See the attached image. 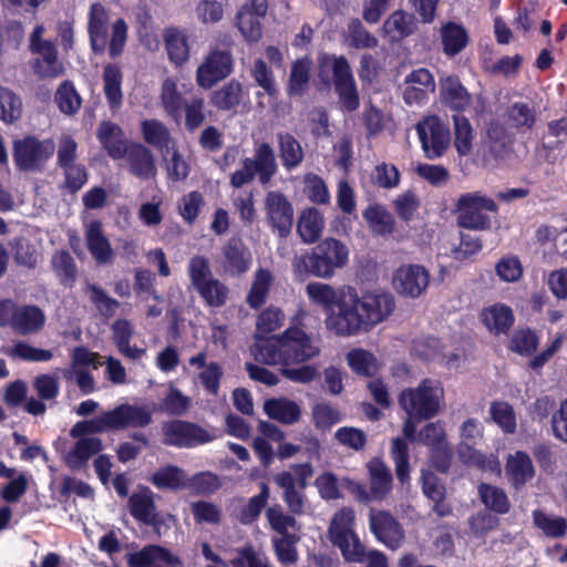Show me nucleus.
Instances as JSON below:
<instances>
[{"label":"nucleus","mask_w":567,"mask_h":567,"mask_svg":"<svg viewBox=\"0 0 567 567\" xmlns=\"http://www.w3.org/2000/svg\"><path fill=\"white\" fill-rule=\"evenodd\" d=\"M435 91V80L432 73L424 68L413 70L403 82L402 97L410 106H420L426 103L429 95Z\"/></svg>","instance_id":"18"},{"label":"nucleus","mask_w":567,"mask_h":567,"mask_svg":"<svg viewBox=\"0 0 567 567\" xmlns=\"http://www.w3.org/2000/svg\"><path fill=\"white\" fill-rule=\"evenodd\" d=\"M292 515L286 513L280 505H274L266 509V518L270 528L280 536H288L290 530H297V520Z\"/></svg>","instance_id":"49"},{"label":"nucleus","mask_w":567,"mask_h":567,"mask_svg":"<svg viewBox=\"0 0 567 567\" xmlns=\"http://www.w3.org/2000/svg\"><path fill=\"white\" fill-rule=\"evenodd\" d=\"M45 322L44 312L37 306H19L12 330L27 336L39 332Z\"/></svg>","instance_id":"32"},{"label":"nucleus","mask_w":567,"mask_h":567,"mask_svg":"<svg viewBox=\"0 0 567 567\" xmlns=\"http://www.w3.org/2000/svg\"><path fill=\"white\" fill-rule=\"evenodd\" d=\"M430 285V272L422 265L406 264L393 271L392 287L404 298L415 299L425 292Z\"/></svg>","instance_id":"15"},{"label":"nucleus","mask_w":567,"mask_h":567,"mask_svg":"<svg viewBox=\"0 0 567 567\" xmlns=\"http://www.w3.org/2000/svg\"><path fill=\"white\" fill-rule=\"evenodd\" d=\"M104 93L112 109L122 104V74L116 65L107 64L103 70Z\"/></svg>","instance_id":"45"},{"label":"nucleus","mask_w":567,"mask_h":567,"mask_svg":"<svg viewBox=\"0 0 567 567\" xmlns=\"http://www.w3.org/2000/svg\"><path fill=\"white\" fill-rule=\"evenodd\" d=\"M264 411L270 419L286 425L299 422L302 414L301 406L286 396L266 400Z\"/></svg>","instance_id":"29"},{"label":"nucleus","mask_w":567,"mask_h":567,"mask_svg":"<svg viewBox=\"0 0 567 567\" xmlns=\"http://www.w3.org/2000/svg\"><path fill=\"white\" fill-rule=\"evenodd\" d=\"M111 330L114 343L123 355L135 360L145 353V350L143 349L130 346V340L134 334V327L131 321L126 319H117L113 322Z\"/></svg>","instance_id":"34"},{"label":"nucleus","mask_w":567,"mask_h":567,"mask_svg":"<svg viewBox=\"0 0 567 567\" xmlns=\"http://www.w3.org/2000/svg\"><path fill=\"white\" fill-rule=\"evenodd\" d=\"M82 434L78 436L74 449L69 453L66 461L73 468L81 467L86 461L102 449V442L94 436Z\"/></svg>","instance_id":"39"},{"label":"nucleus","mask_w":567,"mask_h":567,"mask_svg":"<svg viewBox=\"0 0 567 567\" xmlns=\"http://www.w3.org/2000/svg\"><path fill=\"white\" fill-rule=\"evenodd\" d=\"M35 56L31 60V69L39 79H56L63 75L65 68L58 56V50L54 43L42 47V49L32 52Z\"/></svg>","instance_id":"20"},{"label":"nucleus","mask_w":567,"mask_h":567,"mask_svg":"<svg viewBox=\"0 0 567 567\" xmlns=\"http://www.w3.org/2000/svg\"><path fill=\"white\" fill-rule=\"evenodd\" d=\"M51 265L63 285H71L75 279L76 268L73 258L65 250L55 251Z\"/></svg>","instance_id":"63"},{"label":"nucleus","mask_w":567,"mask_h":567,"mask_svg":"<svg viewBox=\"0 0 567 567\" xmlns=\"http://www.w3.org/2000/svg\"><path fill=\"white\" fill-rule=\"evenodd\" d=\"M443 402V385L434 379H424L419 385L404 389L399 396V404L405 413L420 420L434 417Z\"/></svg>","instance_id":"7"},{"label":"nucleus","mask_w":567,"mask_h":567,"mask_svg":"<svg viewBox=\"0 0 567 567\" xmlns=\"http://www.w3.org/2000/svg\"><path fill=\"white\" fill-rule=\"evenodd\" d=\"M408 443L400 437L392 441L391 456L395 466V474L400 483L405 484L410 480Z\"/></svg>","instance_id":"55"},{"label":"nucleus","mask_w":567,"mask_h":567,"mask_svg":"<svg viewBox=\"0 0 567 567\" xmlns=\"http://www.w3.org/2000/svg\"><path fill=\"white\" fill-rule=\"evenodd\" d=\"M369 475V495L372 501L385 499L392 491V473L380 458H372L367 464Z\"/></svg>","instance_id":"23"},{"label":"nucleus","mask_w":567,"mask_h":567,"mask_svg":"<svg viewBox=\"0 0 567 567\" xmlns=\"http://www.w3.org/2000/svg\"><path fill=\"white\" fill-rule=\"evenodd\" d=\"M110 13L101 3H92L87 12V33L92 50L96 53L103 52L106 47L111 58L122 54L127 40L128 27L118 18L111 23V35L109 38Z\"/></svg>","instance_id":"5"},{"label":"nucleus","mask_w":567,"mask_h":567,"mask_svg":"<svg viewBox=\"0 0 567 567\" xmlns=\"http://www.w3.org/2000/svg\"><path fill=\"white\" fill-rule=\"evenodd\" d=\"M505 474L515 489L522 488L535 476V467L529 455L522 451L509 454L506 458Z\"/></svg>","instance_id":"25"},{"label":"nucleus","mask_w":567,"mask_h":567,"mask_svg":"<svg viewBox=\"0 0 567 567\" xmlns=\"http://www.w3.org/2000/svg\"><path fill=\"white\" fill-rule=\"evenodd\" d=\"M1 352L12 359L31 362H48L53 358L52 351L34 348L24 341H18L13 346L3 347Z\"/></svg>","instance_id":"41"},{"label":"nucleus","mask_w":567,"mask_h":567,"mask_svg":"<svg viewBox=\"0 0 567 567\" xmlns=\"http://www.w3.org/2000/svg\"><path fill=\"white\" fill-rule=\"evenodd\" d=\"M533 520L535 526L548 537L560 538L567 533V520L564 517L534 511Z\"/></svg>","instance_id":"48"},{"label":"nucleus","mask_w":567,"mask_h":567,"mask_svg":"<svg viewBox=\"0 0 567 567\" xmlns=\"http://www.w3.org/2000/svg\"><path fill=\"white\" fill-rule=\"evenodd\" d=\"M363 217L374 233L383 235L392 231V216L383 207L369 206L363 213Z\"/></svg>","instance_id":"62"},{"label":"nucleus","mask_w":567,"mask_h":567,"mask_svg":"<svg viewBox=\"0 0 567 567\" xmlns=\"http://www.w3.org/2000/svg\"><path fill=\"white\" fill-rule=\"evenodd\" d=\"M187 274L194 289L214 278L208 258L202 255L189 258Z\"/></svg>","instance_id":"60"},{"label":"nucleus","mask_w":567,"mask_h":567,"mask_svg":"<svg viewBox=\"0 0 567 567\" xmlns=\"http://www.w3.org/2000/svg\"><path fill=\"white\" fill-rule=\"evenodd\" d=\"M440 92L442 102L453 110L464 111L471 105V94L457 76H442L440 79Z\"/></svg>","instance_id":"28"},{"label":"nucleus","mask_w":567,"mask_h":567,"mask_svg":"<svg viewBox=\"0 0 567 567\" xmlns=\"http://www.w3.org/2000/svg\"><path fill=\"white\" fill-rule=\"evenodd\" d=\"M163 443L179 449H189L213 441L216 436L208 430L183 420L162 424Z\"/></svg>","instance_id":"13"},{"label":"nucleus","mask_w":567,"mask_h":567,"mask_svg":"<svg viewBox=\"0 0 567 567\" xmlns=\"http://www.w3.org/2000/svg\"><path fill=\"white\" fill-rule=\"evenodd\" d=\"M179 559L172 553L159 546H147L138 553L128 556L130 567H162L178 566Z\"/></svg>","instance_id":"30"},{"label":"nucleus","mask_w":567,"mask_h":567,"mask_svg":"<svg viewBox=\"0 0 567 567\" xmlns=\"http://www.w3.org/2000/svg\"><path fill=\"white\" fill-rule=\"evenodd\" d=\"M233 69L231 54L225 50H214L197 68L196 81L203 89H210L217 82L228 76Z\"/></svg>","instance_id":"17"},{"label":"nucleus","mask_w":567,"mask_h":567,"mask_svg":"<svg viewBox=\"0 0 567 567\" xmlns=\"http://www.w3.org/2000/svg\"><path fill=\"white\" fill-rule=\"evenodd\" d=\"M32 386L41 400H55L60 393V378L58 373H42L32 381Z\"/></svg>","instance_id":"64"},{"label":"nucleus","mask_w":567,"mask_h":567,"mask_svg":"<svg viewBox=\"0 0 567 567\" xmlns=\"http://www.w3.org/2000/svg\"><path fill=\"white\" fill-rule=\"evenodd\" d=\"M131 514L146 524L156 520V507L153 493L148 488H141L130 497Z\"/></svg>","instance_id":"38"},{"label":"nucleus","mask_w":567,"mask_h":567,"mask_svg":"<svg viewBox=\"0 0 567 567\" xmlns=\"http://www.w3.org/2000/svg\"><path fill=\"white\" fill-rule=\"evenodd\" d=\"M383 29L391 40H401L416 30V20L412 14L395 11L384 21Z\"/></svg>","instance_id":"40"},{"label":"nucleus","mask_w":567,"mask_h":567,"mask_svg":"<svg viewBox=\"0 0 567 567\" xmlns=\"http://www.w3.org/2000/svg\"><path fill=\"white\" fill-rule=\"evenodd\" d=\"M224 269L230 275H239L248 270L251 256L248 249L238 240H231L224 249Z\"/></svg>","instance_id":"36"},{"label":"nucleus","mask_w":567,"mask_h":567,"mask_svg":"<svg viewBox=\"0 0 567 567\" xmlns=\"http://www.w3.org/2000/svg\"><path fill=\"white\" fill-rule=\"evenodd\" d=\"M264 206L272 231L279 237H287L293 225V207L287 196L279 190H270L265 196Z\"/></svg>","instance_id":"16"},{"label":"nucleus","mask_w":567,"mask_h":567,"mask_svg":"<svg viewBox=\"0 0 567 567\" xmlns=\"http://www.w3.org/2000/svg\"><path fill=\"white\" fill-rule=\"evenodd\" d=\"M85 240L87 249L97 264L112 262L114 252L100 221L92 220L85 225Z\"/></svg>","instance_id":"26"},{"label":"nucleus","mask_w":567,"mask_h":567,"mask_svg":"<svg viewBox=\"0 0 567 567\" xmlns=\"http://www.w3.org/2000/svg\"><path fill=\"white\" fill-rule=\"evenodd\" d=\"M277 172L274 147L267 142L256 141L252 155L240 161L239 167L231 173L229 183L235 188H241L257 177L261 185H268Z\"/></svg>","instance_id":"6"},{"label":"nucleus","mask_w":567,"mask_h":567,"mask_svg":"<svg viewBox=\"0 0 567 567\" xmlns=\"http://www.w3.org/2000/svg\"><path fill=\"white\" fill-rule=\"evenodd\" d=\"M303 192L308 199L318 205L330 203V193L324 181L313 173L303 176Z\"/></svg>","instance_id":"58"},{"label":"nucleus","mask_w":567,"mask_h":567,"mask_svg":"<svg viewBox=\"0 0 567 567\" xmlns=\"http://www.w3.org/2000/svg\"><path fill=\"white\" fill-rule=\"evenodd\" d=\"M59 110L65 115L75 114L82 104V99L71 81L62 82L54 96Z\"/></svg>","instance_id":"46"},{"label":"nucleus","mask_w":567,"mask_h":567,"mask_svg":"<svg viewBox=\"0 0 567 567\" xmlns=\"http://www.w3.org/2000/svg\"><path fill=\"white\" fill-rule=\"evenodd\" d=\"M443 51L447 55L461 52L467 43L465 29L454 22H449L441 29Z\"/></svg>","instance_id":"42"},{"label":"nucleus","mask_w":567,"mask_h":567,"mask_svg":"<svg viewBox=\"0 0 567 567\" xmlns=\"http://www.w3.org/2000/svg\"><path fill=\"white\" fill-rule=\"evenodd\" d=\"M424 154L430 159L441 157L451 144L449 125L436 115L425 116L415 126Z\"/></svg>","instance_id":"12"},{"label":"nucleus","mask_w":567,"mask_h":567,"mask_svg":"<svg viewBox=\"0 0 567 567\" xmlns=\"http://www.w3.org/2000/svg\"><path fill=\"white\" fill-rule=\"evenodd\" d=\"M21 100L9 89L0 86V120L13 123L21 116Z\"/></svg>","instance_id":"61"},{"label":"nucleus","mask_w":567,"mask_h":567,"mask_svg":"<svg viewBox=\"0 0 567 567\" xmlns=\"http://www.w3.org/2000/svg\"><path fill=\"white\" fill-rule=\"evenodd\" d=\"M195 290L209 307H221L228 298V288L215 277Z\"/></svg>","instance_id":"53"},{"label":"nucleus","mask_w":567,"mask_h":567,"mask_svg":"<svg viewBox=\"0 0 567 567\" xmlns=\"http://www.w3.org/2000/svg\"><path fill=\"white\" fill-rule=\"evenodd\" d=\"M332 72L336 91L343 106L349 111L359 107V95L350 64L343 56L324 55L320 59L319 75L328 81V73Z\"/></svg>","instance_id":"10"},{"label":"nucleus","mask_w":567,"mask_h":567,"mask_svg":"<svg viewBox=\"0 0 567 567\" xmlns=\"http://www.w3.org/2000/svg\"><path fill=\"white\" fill-rule=\"evenodd\" d=\"M275 484L282 489V499L293 515H303L308 508L305 488L297 487L295 476L290 472H280L274 476Z\"/></svg>","instance_id":"21"},{"label":"nucleus","mask_w":567,"mask_h":567,"mask_svg":"<svg viewBox=\"0 0 567 567\" xmlns=\"http://www.w3.org/2000/svg\"><path fill=\"white\" fill-rule=\"evenodd\" d=\"M370 529L375 537L391 549L400 546L403 532L393 516L385 511L372 509L369 515Z\"/></svg>","instance_id":"19"},{"label":"nucleus","mask_w":567,"mask_h":567,"mask_svg":"<svg viewBox=\"0 0 567 567\" xmlns=\"http://www.w3.org/2000/svg\"><path fill=\"white\" fill-rule=\"evenodd\" d=\"M55 144L52 140L25 136L13 144V159L22 171H38L52 157Z\"/></svg>","instance_id":"14"},{"label":"nucleus","mask_w":567,"mask_h":567,"mask_svg":"<svg viewBox=\"0 0 567 567\" xmlns=\"http://www.w3.org/2000/svg\"><path fill=\"white\" fill-rule=\"evenodd\" d=\"M355 514L350 507H342L332 516L328 534L342 557L350 563H363L365 547L354 532Z\"/></svg>","instance_id":"8"},{"label":"nucleus","mask_w":567,"mask_h":567,"mask_svg":"<svg viewBox=\"0 0 567 567\" xmlns=\"http://www.w3.org/2000/svg\"><path fill=\"white\" fill-rule=\"evenodd\" d=\"M152 422V412L147 406L137 404H121L104 411L94 419L76 422L71 431L72 437L82 434H96L117 431L126 427H144Z\"/></svg>","instance_id":"4"},{"label":"nucleus","mask_w":567,"mask_h":567,"mask_svg":"<svg viewBox=\"0 0 567 567\" xmlns=\"http://www.w3.org/2000/svg\"><path fill=\"white\" fill-rule=\"evenodd\" d=\"M97 353L83 347L75 348L71 353V364L68 369L61 370L64 379L74 381L82 392L87 395L97 390L92 370L102 365Z\"/></svg>","instance_id":"11"},{"label":"nucleus","mask_w":567,"mask_h":567,"mask_svg":"<svg viewBox=\"0 0 567 567\" xmlns=\"http://www.w3.org/2000/svg\"><path fill=\"white\" fill-rule=\"evenodd\" d=\"M478 495L482 503L491 511L498 514H506L509 511L511 503L503 488L482 483L478 486Z\"/></svg>","instance_id":"43"},{"label":"nucleus","mask_w":567,"mask_h":567,"mask_svg":"<svg viewBox=\"0 0 567 567\" xmlns=\"http://www.w3.org/2000/svg\"><path fill=\"white\" fill-rule=\"evenodd\" d=\"M326 226L323 213L316 207L303 208L297 218L296 231L306 245L319 240Z\"/></svg>","instance_id":"22"},{"label":"nucleus","mask_w":567,"mask_h":567,"mask_svg":"<svg viewBox=\"0 0 567 567\" xmlns=\"http://www.w3.org/2000/svg\"><path fill=\"white\" fill-rule=\"evenodd\" d=\"M271 284L272 276L270 271L259 269L255 274V278L247 296V303L255 309L261 307L266 302Z\"/></svg>","instance_id":"47"},{"label":"nucleus","mask_w":567,"mask_h":567,"mask_svg":"<svg viewBox=\"0 0 567 567\" xmlns=\"http://www.w3.org/2000/svg\"><path fill=\"white\" fill-rule=\"evenodd\" d=\"M454 145L461 156H466L472 151L473 128L470 121L462 115H454Z\"/></svg>","instance_id":"57"},{"label":"nucleus","mask_w":567,"mask_h":567,"mask_svg":"<svg viewBox=\"0 0 567 567\" xmlns=\"http://www.w3.org/2000/svg\"><path fill=\"white\" fill-rule=\"evenodd\" d=\"M306 293L312 303L328 311L324 320L327 329L341 337L371 330L388 319L395 308L393 296L383 290L359 296L351 286L336 288L312 281L306 286Z\"/></svg>","instance_id":"1"},{"label":"nucleus","mask_w":567,"mask_h":567,"mask_svg":"<svg viewBox=\"0 0 567 567\" xmlns=\"http://www.w3.org/2000/svg\"><path fill=\"white\" fill-rule=\"evenodd\" d=\"M347 362L351 370L361 375H372L379 370L375 357L363 349H354L348 352Z\"/></svg>","instance_id":"51"},{"label":"nucleus","mask_w":567,"mask_h":567,"mask_svg":"<svg viewBox=\"0 0 567 567\" xmlns=\"http://www.w3.org/2000/svg\"><path fill=\"white\" fill-rule=\"evenodd\" d=\"M348 246L332 237L321 240L309 252L297 255L292 259V270L303 278L315 276L321 279L332 278L349 261Z\"/></svg>","instance_id":"3"},{"label":"nucleus","mask_w":567,"mask_h":567,"mask_svg":"<svg viewBox=\"0 0 567 567\" xmlns=\"http://www.w3.org/2000/svg\"><path fill=\"white\" fill-rule=\"evenodd\" d=\"M264 16L252 12L248 7H243L238 12V29L248 41L256 42L261 38L260 18Z\"/></svg>","instance_id":"52"},{"label":"nucleus","mask_w":567,"mask_h":567,"mask_svg":"<svg viewBox=\"0 0 567 567\" xmlns=\"http://www.w3.org/2000/svg\"><path fill=\"white\" fill-rule=\"evenodd\" d=\"M241 95V84L231 81L214 92L212 102L220 110H231L240 103Z\"/></svg>","instance_id":"56"},{"label":"nucleus","mask_w":567,"mask_h":567,"mask_svg":"<svg viewBox=\"0 0 567 567\" xmlns=\"http://www.w3.org/2000/svg\"><path fill=\"white\" fill-rule=\"evenodd\" d=\"M161 103L164 110L172 115L175 120L182 116L184 100L177 90L175 80L167 78L163 81L161 86Z\"/></svg>","instance_id":"44"},{"label":"nucleus","mask_w":567,"mask_h":567,"mask_svg":"<svg viewBox=\"0 0 567 567\" xmlns=\"http://www.w3.org/2000/svg\"><path fill=\"white\" fill-rule=\"evenodd\" d=\"M128 171L141 179H150L156 175V165L152 152L142 144H132L125 157Z\"/></svg>","instance_id":"27"},{"label":"nucleus","mask_w":567,"mask_h":567,"mask_svg":"<svg viewBox=\"0 0 567 567\" xmlns=\"http://www.w3.org/2000/svg\"><path fill=\"white\" fill-rule=\"evenodd\" d=\"M192 400L177 388L169 385L159 403V410L171 415H184L190 408Z\"/></svg>","instance_id":"50"},{"label":"nucleus","mask_w":567,"mask_h":567,"mask_svg":"<svg viewBox=\"0 0 567 567\" xmlns=\"http://www.w3.org/2000/svg\"><path fill=\"white\" fill-rule=\"evenodd\" d=\"M481 318L485 327L495 334L507 332L514 323L512 309L503 303L484 308Z\"/></svg>","instance_id":"31"},{"label":"nucleus","mask_w":567,"mask_h":567,"mask_svg":"<svg viewBox=\"0 0 567 567\" xmlns=\"http://www.w3.org/2000/svg\"><path fill=\"white\" fill-rule=\"evenodd\" d=\"M277 145L281 164L287 171L300 166L305 153L298 140L289 133H279L277 135Z\"/></svg>","instance_id":"37"},{"label":"nucleus","mask_w":567,"mask_h":567,"mask_svg":"<svg viewBox=\"0 0 567 567\" xmlns=\"http://www.w3.org/2000/svg\"><path fill=\"white\" fill-rule=\"evenodd\" d=\"M142 132L144 140L159 148H168L171 143V135L165 125L157 120H145L142 122Z\"/></svg>","instance_id":"54"},{"label":"nucleus","mask_w":567,"mask_h":567,"mask_svg":"<svg viewBox=\"0 0 567 567\" xmlns=\"http://www.w3.org/2000/svg\"><path fill=\"white\" fill-rule=\"evenodd\" d=\"M492 420L507 434L516 431V416L513 408L504 401L493 402L489 406Z\"/></svg>","instance_id":"59"},{"label":"nucleus","mask_w":567,"mask_h":567,"mask_svg":"<svg viewBox=\"0 0 567 567\" xmlns=\"http://www.w3.org/2000/svg\"><path fill=\"white\" fill-rule=\"evenodd\" d=\"M457 454L462 462L482 471L501 474V463L495 454H483L468 444H458Z\"/></svg>","instance_id":"33"},{"label":"nucleus","mask_w":567,"mask_h":567,"mask_svg":"<svg viewBox=\"0 0 567 567\" xmlns=\"http://www.w3.org/2000/svg\"><path fill=\"white\" fill-rule=\"evenodd\" d=\"M163 39L171 62L176 65L184 64L189 58V45L185 32L168 28L164 31Z\"/></svg>","instance_id":"35"},{"label":"nucleus","mask_w":567,"mask_h":567,"mask_svg":"<svg viewBox=\"0 0 567 567\" xmlns=\"http://www.w3.org/2000/svg\"><path fill=\"white\" fill-rule=\"evenodd\" d=\"M497 205L493 198L481 192L462 194L455 204L456 223L471 230H486L491 226L488 213H496Z\"/></svg>","instance_id":"9"},{"label":"nucleus","mask_w":567,"mask_h":567,"mask_svg":"<svg viewBox=\"0 0 567 567\" xmlns=\"http://www.w3.org/2000/svg\"><path fill=\"white\" fill-rule=\"evenodd\" d=\"M320 351L319 342L298 326L257 341L251 348L255 360L268 365L300 364L318 357Z\"/></svg>","instance_id":"2"},{"label":"nucleus","mask_w":567,"mask_h":567,"mask_svg":"<svg viewBox=\"0 0 567 567\" xmlns=\"http://www.w3.org/2000/svg\"><path fill=\"white\" fill-rule=\"evenodd\" d=\"M96 136L110 157L113 159L125 157L130 146L123 130L117 124L103 121L97 127Z\"/></svg>","instance_id":"24"}]
</instances>
